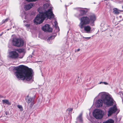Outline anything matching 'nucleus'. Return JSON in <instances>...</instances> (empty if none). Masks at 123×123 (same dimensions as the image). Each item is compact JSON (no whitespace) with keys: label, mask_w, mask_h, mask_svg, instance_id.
<instances>
[{"label":"nucleus","mask_w":123,"mask_h":123,"mask_svg":"<svg viewBox=\"0 0 123 123\" xmlns=\"http://www.w3.org/2000/svg\"><path fill=\"white\" fill-rule=\"evenodd\" d=\"M13 69L16 71L14 74L18 80H25L27 81H31L30 83L33 81L32 79L33 71L31 68L21 65L14 67Z\"/></svg>","instance_id":"f257e3e1"},{"label":"nucleus","mask_w":123,"mask_h":123,"mask_svg":"<svg viewBox=\"0 0 123 123\" xmlns=\"http://www.w3.org/2000/svg\"><path fill=\"white\" fill-rule=\"evenodd\" d=\"M98 97L99 98L102 99L103 101L99 99L97 101L96 104L97 107L102 106L103 102L104 104L107 105L111 106L113 105V99L109 94H106L105 92H102L99 93Z\"/></svg>","instance_id":"f03ea898"},{"label":"nucleus","mask_w":123,"mask_h":123,"mask_svg":"<svg viewBox=\"0 0 123 123\" xmlns=\"http://www.w3.org/2000/svg\"><path fill=\"white\" fill-rule=\"evenodd\" d=\"M52 8H51L45 12H39L34 20V23L36 24H40L42 23L46 18L47 19H51L54 17V15L52 11Z\"/></svg>","instance_id":"7ed1b4c3"},{"label":"nucleus","mask_w":123,"mask_h":123,"mask_svg":"<svg viewBox=\"0 0 123 123\" xmlns=\"http://www.w3.org/2000/svg\"><path fill=\"white\" fill-rule=\"evenodd\" d=\"M80 22L79 25V26L81 29L83 28L84 25H88L90 23L89 18L87 16L82 17L80 18Z\"/></svg>","instance_id":"20e7f679"},{"label":"nucleus","mask_w":123,"mask_h":123,"mask_svg":"<svg viewBox=\"0 0 123 123\" xmlns=\"http://www.w3.org/2000/svg\"><path fill=\"white\" fill-rule=\"evenodd\" d=\"M12 43L13 45L19 47L23 45L24 42L21 39L15 37L12 39Z\"/></svg>","instance_id":"39448f33"},{"label":"nucleus","mask_w":123,"mask_h":123,"mask_svg":"<svg viewBox=\"0 0 123 123\" xmlns=\"http://www.w3.org/2000/svg\"><path fill=\"white\" fill-rule=\"evenodd\" d=\"M93 115L96 118L100 119L103 117V113L101 110L99 109H96L93 111Z\"/></svg>","instance_id":"423d86ee"},{"label":"nucleus","mask_w":123,"mask_h":123,"mask_svg":"<svg viewBox=\"0 0 123 123\" xmlns=\"http://www.w3.org/2000/svg\"><path fill=\"white\" fill-rule=\"evenodd\" d=\"M8 57L12 59H15L18 57V54L16 51H12L9 52Z\"/></svg>","instance_id":"0eeeda50"},{"label":"nucleus","mask_w":123,"mask_h":123,"mask_svg":"<svg viewBox=\"0 0 123 123\" xmlns=\"http://www.w3.org/2000/svg\"><path fill=\"white\" fill-rule=\"evenodd\" d=\"M117 108L115 106L110 108L108 111V116H111L113 113H114L117 111Z\"/></svg>","instance_id":"6e6552de"},{"label":"nucleus","mask_w":123,"mask_h":123,"mask_svg":"<svg viewBox=\"0 0 123 123\" xmlns=\"http://www.w3.org/2000/svg\"><path fill=\"white\" fill-rule=\"evenodd\" d=\"M42 29L45 32H51L52 30V28H50L49 25L48 24H45L42 27Z\"/></svg>","instance_id":"1a4fd4ad"},{"label":"nucleus","mask_w":123,"mask_h":123,"mask_svg":"<svg viewBox=\"0 0 123 123\" xmlns=\"http://www.w3.org/2000/svg\"><path fill=\"white\" fill-rule=\"evenodd\" d=\"M83 28L84 31L86 33H89L91 32V28L90 26L88 25L86 26L84 25Z\"/></svg>","instance_id":"9d476101"},{"label":"nucleus","mask_w":123,"mask_h":123,"mask_svg":"<svg viewBox=\"0 0 123 123\" xmlns=\"http://www.w3.org/2000/svg\"><path fill=\"white\" fill-rule=\"evenodd\" d=\"M33 6V4L32 3H30L28 4L25 5L24 8L25 10H28L31 8Z\"/></svg>","instance_id":"9b49d317"},{"label":"nucleus","mask_w":123,"mask_h":123,"mask_svg":"<svg viewBox=\"0 0 123 123\" xmlns=\"http://www.w3.org/2000/svg\"><path fill=\"white\" fill-rule=\"evenodd\" d=\"M89 18L90 20V22H91L92 24H93L96 20V17L93 14L90 16Z\"/></svg>","instance_id":"f8f14e48"},{"label":"nucleus","mask_w":123,"mask_h":123,"mask_svg":"<svg viewBox=\"0 0 123 123\" xmlns=\"http://www.w3.org/2000/svg\"><path fill=\"white\" fill-rule=\"evenodd\" d=\"M26 102L28 103H31V105L32 106L34 104L33 102L32 101V98L31 97H29L28 96L26 98Z\"/></svg>","instance_id":"ddd939ff"},{"label":"nucleus","mask_w":123,"mask_h":123,"mask_svg":"<svg viewBox=\"0 0 123 123\" xmlns=\"http://www.w3.org/2000/svg\"><path fill=\"white\" fill-rule=\"evenodd\" d=\"M80 14L79 16H80L85 14L87 12L86 10H85L83 9H81L80 10Z\"/></svg>","instance_id":"4468645a"},{"label":"nucleus","mask_w":123,"mask_h":123,"mask_svg":"<svg viewBox=\"0 0 123 123\" xmlns=\"http://www.w3.org/2000/svg\"><path fill=\"white\" fill-rule=\"evenodd\" d=\"M113 13L115 14H118L122 11L117 8H114L113 9Z\"/></svg>","instance_id":"2eb2a0df"},{"label":"nucleus","mask_w":123,"mask_h":123,"mask_svg":"<svg viewBox=\"0 0 123 123\" xmlns=\"http://www.w3.org/2000/svg\"><path fill=\"white\" fill-rule=\"evenodd\" d=\"M2 102L3 104H5L9 105H11V103L9 102L8 100L7 99L3 100Z\"/></svg>","instance_id":"dca6fc26"},{"label":"nucleus","mask_w":123,"mask_h":123,"mask_svg":"<svg viewBox=\"0 0 123 123\" xmlns=\"http://www.w3.org/2000/svg\"><path fill=\"white\" fill-rule=\"evenodd\" d=\"M82 114L81 113L77 118V120L80 122H82Z\"/></svg>","instance_id":"f3484780"},{"label":"nucleus","mask_w":123,"mask_h":123,"mask_svg":"<svg viewBox=\"0 0 123 123\" xmlns=\"http://www.w3.org/2000/svg\"><path fill=\"white\" fill-rule=\"evenodd\" d=\"M18 52L19 53H23V55L21 57H20V58H22L23 57L24 55V49H18Z\"/></svg>","instance_id":"a211bd4d"},{"label":"nucleus","mask_w":123,"mask_h":123,"mask_svg":"<svg viewBox=\"0 0 123 123\" xmlns=\"http://www.w3.org/2000/svg\"><path fill=\"white\" fill-rule=\"evenodd\" d=\"M114 121L111 119H109L103 123H114Z\"/></svg>","instance_id":"6ab92c4d"},{"label":"nucleus","mask_w":123,"mask_h":123,"mask_svg":"<svg viewBox=\"0 0 123 123\" xmlns=\"http://www.w3.org/2000/svg\"><path fill=\"white\" fill-rule=\"evenodd\" d=\"M54 27L56 29H59V28L58 26L57 25V22L56 21H55L54 22Z\"/></svg>","instance_id":"aec40b11"},{"label":"nucleus","mask_w":123,"mask_h":123,"mask_svg":"<svg viewBox=\"0 0 123 123\" xmlns=\"http://www.w3.org/2000/svg\"><path fill=\"white\" fill-rule=\"evenodd\" d=\"M49 6V4L47 3L44 4L43 6V8L44 9L47 8Z\"/></svg>","instance_id":"412c9836"},{"label":"nucleus","mask_w":123,"mask_h":123,"mask_svg":"<svg viewBox=\"0 0 123 123\" xmlns=\"http://www.w3.org/2000/svg\"><path fill=\"white\" fill-rule=\"evenodd\" d=\"M17 107L20 109V111H22L23 110L22 107V106L18 105H17Z\"/></svg>","instance_id":"4be33fe9"},{"label":"nucleus","mask_w":123,"mask_h":123,"mask_svg":"<svg viewBox=\"0 0 123 123\" xmlns=\"http://www.w3.org/2000/svg\"><path fill=\"white\" fill-rule=\"evenodd\" d=\"M73 110V109L72 108H69L67 109V111H68L70 112H72V111Z\"/></svg>","instance_id":"5701e85b"},{"label":"nucleus","mask_w":123,"mask_h":123,"mask_svg":"<svg viewBox=\"0 0 123 123\" xmlns=\"http://www.w3.org/2000/svg\"><path fill=\"white\" fill-rule=\"evenodd\" d=\"M8 19L7 18L5 20H3L2 21V23H4L6 22H7L8 20Z\"/></svg>","instance_id":"b1692460"},{"label":"nucleus","mask_w":123,"mask_h":123,"mask_svg":"<svg viewBox=\"0 0 123 123\" xmlns=\"http://www.w3.org/2000/svg\"><path fill=\"white\" fill-rule=\"evenodd\" d=\"M52 37H53V38H54V37L53 36H51L49 37L47 39V40L48 41H49V40H51L52 38Z\"/></svg>","instance_id":"393cba45"},{"label":"nucleus","mask_w":123,"mask_h":123,"mask_svg":"<svg viewBox=\"0 0 123 123\" xmlns=\"http://www.w3.org/2000/svg\"><path fill=\"white\" fill-rule=\"evenodd\" d=\"M26 1L28 2H30L34 1L37 0H25Z\"/></svg>","instance_id":"a878e982"},{"label":"nucleus","mask_w":123,"mask_h":123,"mask_svg":"<svg viewBox=\"0 0 123 123\" xmlns=\"http://www.w3.org/2000/svg\"><path fill=\"white\" fill-rule=\"evenodd\" d=\"M25 26H26L27 28H28L29 27L30 25V24H26L25 25Z\"/></svg>","instance_id":"bb28decb"},{"label":"nucleus","mask_w":123,"mask_h":123,"mask_svg":"<svg viewBox=\"0 0 123 123\" xmlns=\"http://www.w3.org/2000/svg\"><path fill=\"white\" fill-rule=\"evenodd\" d=\"M120 95L123 98V92H121L120 93Z\"/></svg>","instance_id":"cd10ccee"},{"label":"nucleus","mask_w":123,"mask_h":123,"mask_svg":"<svg viewBox=\"0 0 123 123\" xmlns=\"http://www.w3.org/2000/svg\"><path fill=\"white\" fill-rule=\"evenodd\" d=\"M104 83L105 85H108V84L107 83L105 82H103V83Z\"/></svg>","instance_id":"c85d7f7f"},{"label":"nucleus","mask_w":123,"mask_h":123,"mask_svg":"<svg viewBox=\"0 0 123 123\" xmlns=\"http://www.w3.org/2000/svg\"><path fill=\"white\" fill-rule=\"evenodd\" d=\"M103 83V82H100L99 83V84H101V83Z\"/></svg>","instance_id":"c756f323"},{"label":"nucleus","mask_w":123,"mask_h":123,"mask_svg":"<svg viewBox=\"0 0 123 123\" xmlns=\"http://www.w3.org/2000/svg\"><path fill=\"white\" fill-rule=\"evenodd\" d=\"M80 49H78L77 50V51H80Z\"/></svg>","instance_id":"7c9ffc66"},{"label":"nucleus","mask_w":123,"mask_h":123,"mask_svg":"<svg viewBox=\"0 0 123 123\" xmlns=\"http://www.w3.org/2000/svg\"><path fill=\"white\" fill-rule=\"evenodd\" d=\"M83 37V38H85L86 39H87L88 38V37Z\"/></svg>","instance_id":"2f4dec72"},{"label":"nucleus","mask_w":123,"mask_h":123,"mask_svg":"<svg viewBox=\"0 0 123 123\" xmlns=\"http://www.w3.org/2000/svg\"><path fill=\"white\" fill-rule=\"evenodd\" d=\"M88 39H90L91 38V37H88Z\"/></svg>","instance_id":"473e14b6"},{"label":"nucleus","mask_w":123,"mask_h":123,"mask_svg":"<svg viewBox=\"0 0 123 123\" xmlns=\"http://www.w3.org/2000/svg\"><path fill=\"white\" fill-rule=\"evenodd\" d=\"M122 8H123V6H122Z\"/></svg>","instance_id":"72a5a7b5"},{"label":"nucleus","mask_w":123,"mask_h":123,"mask_svg":"<svg viewBox=\"0 0 123 123\" xmlns=\"http://www.w3.org/2000/svg\"><path fill=\"white\" fill-rule=\"evenodd\" d=\"M9 30V29H7V30Z\"/></svg>","instance_id":"f704fd0d"}]
</instances>
